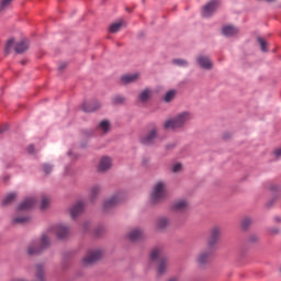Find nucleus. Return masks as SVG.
I'll return each instance as SVG.
<instances>
[{"mask_svg": "<svg viewBox=\"0 0 281 281\" xmlns=\"http://www.w3.org/2000/svg\"><path fill=\"white\" fill-rule=\"evenodd\" d=\"M104 257V251L102 249H92L89 250L82 259L83 267H91V265H95L98 260H102Z\"/></svg>", "mask_w": 281, "mask_h": 281, "instance_id": "obj_5", "label": "nucleus"}, {"mask_svg": "<svg viewBox=\"0 0 281 281\" xmlns=\"http://www.w3.org/2000/svg\"><path fill=\"white\" fill-rule=\"evenodd\" d=\"M274 157L280 159V157H281V148L274 150Z\"/></svg>", "mask_w": 281, "mask_h": 281, "instance_id": "obj_40", "label": "nucleus"}, {"mask_svg": "<svg viewBox=\"0 0 281 281\" xmlns=\"http://www.w3.org/2000/svg\"><path fill=\"white\" fill-rule=\"evenodd\" d=\"M222 34L227 37L236 36L238 29L234 25H224L222 27Z\"/></svg>", "mask_w": 281, "mask_h": 281, "instance_id": "obj_20", "label": "nucleus"}, {"mask_svg": "<svg viewBox=\"0 0 281 281\" xmlns=\"http://www.w3.org/2000/svg\"><path fill=\"white\" fill-rule=\"evenodd\" d=\"M12 47H14V41L13 40H9L7 42L5 47H4L5 54H10V52L12 50Z\"/></svg>", "mask_w": 281, "mask_h": 281, "instance_id": "obj_33", "label": "nucleus"}, {"mask_svg": "<svg viewBox=\"0 0 281 281\" xmlns=\"http://www.w3.org/2000/svg\"><path fill=\"white\" fill-rule=\"evenodd\" d=\"M139 80V72L127 74L121 77L122 85H133V82H137Z\"/></svg>", "mask_w": 281, "mask_h": 281, "instance_id": "obj_17", "label": "nucleus"}, {"mask_svg": "<svg viewBox=\"0 0 281 281\" xmlns=\"http://www.w3.org/2000/svg\"><path fill=\"white\" fill-rule=\"evenodd\" d=\"M65 67H67V64H61V65L59 66V69H65Z\"/></svg>", "mask_w": 281, "mask_h": 281, "instance_id": "obj_44", "label": "nucleus"}, {"mask_svg": "<svg viewBox=\"0 0 281 281\" xmlns=\"http://www.w3.org/2000/svg\"><path fill=\"white\" fill-rule=\"evenodd\" d=\"M113 166V159L109 156H103L98 165L99 172H106V170H111V167Z\"/></svg>", "mask_w": 281, "mask_h": 281, "instance_id": "obj_9", "label": "nucleus"}, {"mask_svg": "<svg viewBox=\"0 0 281 281\" xmlns=\"http://www.w3.org/2000/svg\"><path fill=\"white\" fill-rule=\"evenodd\" d=\"M150 260L157 262V273L158 276H164L168 271V267H170V262L168 261V257L164 255V249L156 247L150 251Z\"/></svg>", "mask_w": 281, "mask_h": 281, "instance_id": "obj_2", "label": "nucleus"}, {"mask_svg": "<svg viewBox=\"0 0 281 281\" xmlns=\"http://www.w3.org/2000/svg\"><path fill=\"white\" fill-rule=\"evenodd\" d=\"M155 139H157V130L156 128L151 130L145 136H142L140 144H144V146H150V144L155 143Z\"/></svg>", "mask_w": 281, "mask_h": 281, "instance_id": "obj_11", "label": "nucleus"}, {"mask_svg": "<svg viewBox=\"0 0 281 281\" xmlns=\"http://www.w3.org/2000/svg\"><path fill=\"white\" fill-rule=\"evenodd\" d=\"M166 199V182H157L150 194L151 203H161Z\"/></svg>", "mask_w": 281, "mask_h": 281, "instance_id": "obj_4", "label": "nucleus"}, {"mask_svg": "<svg viewBox=\"0 0 281 281\" xmlns=\"http://www.w3.org/2000/svg\"><path fill=\"white\" fill-rule=\"evenodd\" d=\"M125 101H126V99L122 95H116L112 99V102L114 104H124Z\"/></svg>", "mask_w": 281, "mask_h": 281, "instance_id": "obj_34", "label": "nucleus"}, {"mask_svg": "<svg viewBox=\"0 0 281 281\" xmlns=\"http://www.w3.org/2000/svg\"><path fill=\"white\" fill-rule=\"evenodd\" d=\"M11 3L12 0H1L0 10H5L7 8H10Z\"/></svg>", "mask_w": 281, "mask_h": 281, "instance_id": "obj_36", "label": "nucleus"}, {"mask_svg": "<svg viewBox=\"0 0 281 281\" xmlns=\"http://www.w3.org/2000/svg\"><path fill=\"white\" fill-rule=\"evenodd\" d=\"M272 234H280V229L276 228L271 231Z\"/></svg>", "mask_w": 281, "mask_h": 281, "instance_id": "obj_43", "label": "nucleus"}, {"mask_svg": "<svg viewBox=\"0 0 281 281\" xmlns=\"http://www.w3.org/2000/svg\"><path fill=\"white\" fill-rule=\"evenodd\" d=\"M257 41L261 47V52H267V41L262 40V37H258Z\"/></svg>", "mask_w": 281, "mask_h": 281, "instance_id": "obj_37", "label": "nucleus"}, {"mask_svg": "<svg viewBox=\"0 0 281 281\" xmlns=\"http://www.w3.org/2000/svg\"><path fill=\"white\" fill-rule=\"evenodd\" d=\"M47 247H49V236L42 235L40 241H32L31 245H29L27 254L29 256H36V254H41V251H44Z\"/></svg>", "mask_w": 281, "mask_h": 281, "instance_id": "obj_3", "label": "nucleus"}, {"mask_svg": "<svg viewBox=\"0 0 281 281\" xmlns=\"http://www.w3.org/2000/svg\"><path fill=\"white\" fill-rule=\"evenodd\" d=\"M126 199V194L124 192H119L114 194L112 198L105 200L103 203V210L105 212H109V210L115 207V205H119V203H122Z\"/></svg>", "mask_w": 281, "mask_h": 281, "instance_id": "obj_6", "label": "nucleus"}, {"mask_svg": "<svg viewBox=\"0 0 281 281\" xmlns=\"http://www.w3.org/2000/svg\"><path fill=\"white\" fill-rule=\"evenodd\" d=\"M127 238L132 240V243H137V240H142L144 238V231L140 228H133L127 234Z\"/></svg>", "mask_w": 281, "mask_h": 281, "instance_id": "obj_16", "label": "nucleus"}, {"mask_svg": "<svg viewBox=\"0 0 281 281\" xmlns=\"http://www.w3.org/2000/svg\"><path fill=\"white\" fill-rule=\"evenodd\" d=\"M210 256H212V250H207V251H202L199 256H198V262L199 265H205V262H207Z\"/></svg>", "mask_w": 281, "mask_h": 281, "instance_id": "obj_25", "label": "nucleus"}, {"mask_svg": "<svg viewBox=\"0 0 281 281\" xmlns=\"http://www.w3.org/2000/svg\"><path fill=\"white\" fill-rule=\"evenodd\" d=\"M260 240V236L258 235H250L249 241L250 243H258Z\"/></svg>", "mask_w": 281, "mask_h": 281, "instance_id": "obj_39", "label": "nucleus"}, {"mask_svg": "<svg viewBox=\"0 0 281 281\" xmlns=\"http://www.w3.org/2000/svg\"><path fill=\"white\" fill-rule=\"evenodd\" d=\"M43 170L46 175H49V172L53 170V167L50 165H44Z\"/></svg>", "mask_w": 281, "mask_h": 281, "instance_id": "obj_38", "label": "nucleus"}, {"mask_svg": "<svg viewBox=\"0 0 281 281\" xmlns=\"http://www.w3.org/2000/svg\"><path fill=\"white\" fill-rule=\"evenodd\" d=\"M36 205V199L29 198L25 199L18 207V214H21L22 212H25L27 210H32V207Z\"/></svg>", "mask_w": 281, "mask_h": 281, "instance_id": "obj_13", "label": "nucleus"}, {"mask_svg": "<svg viewBox=\"0 0 281 281\" xmlns=\"http://www.w3.org/2000/svg\"><path fill=\"white\" fill-rule=\"evenodd\" d=\"M241 228L247 231L250 225H254V220L249 216L244 217L240 222Z\"/></svg>", "mask_w": 281, "mask_h": 281, "instance_id": "obj_28", "label": "nucleus"}, {"mask_svg": "<svg viewBox=\"0 0 281 281\" xmlns=\"http://www.w3.org/2000/svg\"><path fill=\"white\" fill-rule=\"evenodd\" d=\"M218 5H221V2H218V0H213L209 2L202 10V16L204 19H210V16H212V14H214V12L218 10Z\"/></svg>", "mask_w": 281, "mask_h": 281, "instance_id": "obj_7", "label": "nucleus"}, {"mask_svg": "<svg viewBox=\"0 0 281 281\" xmlns=\"http://www.w3.org/2000/svg\"><path fill=\"white\" fill-rule=\"evenodd\" d=\"M192 120L190 112H180L164 123L165 131H179L186 127V124Z\"/></svg>", "mask_w": 281, "mask_h": 281, "instance_id": "obj_1", "label": "nucleus"}, {"mask_svg": "<svg viewBox=\"0 0 281 281\" xmlns=\"http://www.w3.org/2000/svg\"><path fill=\"white\" fill-rule=\"evenodd\" d=\"M153 93L154 91L150 88L143 89L138 94L139 102H142V104H146V102H150L153 98Z\"/></svg>", "mask_w": 281, "mask_h": 281, "instance_id": "obj_15", "label": "nucleus"}, {"mask_svg": "<svg viewBox=\"0 0 281 281\" xmlns=\"http://www.w3.org/2000/svg\"><path fill=\"white\" fill-rule=\"evenodd\" d=\"M27 150L32 155L34 153V145L29 146Z\"/></svg>", "mask_w": 281, "mask_h": 281, "instance_id": "obj_41", "label": "nucleus"}, {"mask_svg": "<svg viewBox=\"0 0 281 281\" xmlns=\"http://www.w3.org/2000/svg\"><path fill=\"white\" fill-rule=\"evenodd\" d=\"M198 63L202 69H212V60L207 56H199Z\"/></svg>", "mask_w": 281, "mask_h": 281, "instance_id": "obj_22", "label": "nucleus"}, {"mask_svg": "<svg viewBox=\"0 0 281 281\" xmlns=\"http://www.w3.org/2000/svg\"><path fill=\"white\" fill-rule=\"evenodd\" d=\"M102 108V103L100 101H91L83 103L81 109L85 111V113H93L94 111H98Z\"/></svg>", "mask_w": 281, "mask_h": 281, "instance_id": "obj_10", "label": "nucleus"}, {"mask_svg": "<svg viewBox=\"0 0 281 281\" xmlns=\"http://www.w3.org/2000/svg\"><path fill=\"white\" fill-rule=\"evenodd\" d=\"M170 225V220L166 216L158 217L155 222V229L157 232H166Z\"/></svg>", "mask_w": 281, "mask_h": 281, "instance_id": "obj_12", "label": "nucleus"}, {"mask_svg": "<svg viewBox=\"0 0 281 281\" xmlns=\"http://www.w3.org/2000/svg\"><path fill=\"white\" fill-rule=\"evenodd\" d=\"M122 25H124V20H120L119 22L112 23L110 25L111 34H116V32H120V30H122Z\"/></svg>", "mask_w": 281, "mask_h": 281, "instance_id": "obj_27", "label": "nucleus"}, {"mask_svg": "<svg viewBox=\"0 0 281 281\" xmlns=\"http://www.w3.org/2000/svg\"><path fill=\"white\" fill-rule=\"evenodd\" d=\"M183 166L181 165V162H176L171 166V172H181Z\"/></svg>", "mask_w": 281, "mask_h": 281, "instance_id": "obj_32", "label": "nucleus"}, {"mask_svg": "<svg viewBox=\"0 0 281 281\" xmlns=\"http://www.w3.org/2000/svg\"><path fill=\"white\" fill-rule=\"evenodd\" d=\"M175 95H177V91L175 90H169L165 97H164V101L165 102H172L175 100Z\"/></svg>", "mask_w": 281, "mask_h": 281, "instance_id": "obj_29", "label": "nucleus"}, {"mask_svg": "<svg viewBox=\"0 0 281 281\" xmlns=\"http://www.w3.org/2000/svg\"><path fill=\"white\" fill-rule=\"evenodd\" d=\"M82 212H85V202L79 201L71 207L70 216L71 218H76V216L82 214Z\"/></svg>", "mask_w": 281, "mask_h": 281, "instance_id": "obj_19", "label": "nucleus"}, {"mask_svg": "<svg viewBox=\"0 0 281 281\" xmlns=\"http://www.w3.org/2000/svg\"><path fill=\"white\" fill-rule=\"evenodd\" d=\"M53 232L56 233L57 238H67L69 236V227L63 224L55 225Z\"/></svg>", "mask_w": 281, "mask_h": 281, "instance_id": "obj_14", "label": "nucleus"}, {"mask_svg": "<svg viewBox=\"0 0 281 281\" xmlns=\"http://www.w3.org/2000/svg\"><path fill=\"white\" fill-rule=\"evenodd\" d=\"M98 131H100L101 133H109V131H111V123L106 120L101 121L98 125Z\"/></svg>", "mask_w": 281, "mask_h": 281, "instance_id": "obj_26", "label": "nucleus"}, {"mask_svg": "<svg viewBox=\"0 0 281 281\" xmlns=\"http://www.w3.org/2000/svg\"><path fill=\"white\" fill-rule=\"evenodd\" d=\"M221 238V227L215 226L211 228L210 236L207 239V245L210 248L214 247L218 243V239Z\"/></svg>", "mask_w": 281, "mask_h": 281, "instance_id": "obj_8", "label": "nucleus"}, {"mask_svg": "<svg viewBox=\"0 0 281 281\" xmlns=\"http://www.w3.org/2000/svg\"><path fill=\"white\" fill-rule=\"evenodd\" d=\"M49 207V198L45 196L41 202V210H47Z\"/></svg>", "mask_w": 281, "mask_h": 281, "instance_id": "obj_35", "label": "nucleus"}, {"mask_svg": "<svg viewBox=\"0 0 281 281\" xmlns=\"http://www.w3.org/2000/svg\"><path fill=\"white\" fill-rule=\"evenodd\" d=\"M3 131H8V125H5L4 128L0 130V133H3Z\"/></svg>", "mask_w": 281, "mask_h": 281, "instance_id": "obj_45", "label": "nucleus"}, {"mask_svg": "<svg viewBox=\"0 0 281 281\" xmlns=\"http://www.w3.org/2000/svg\"><path fill=\"white\" fill-rule=\"evenodd\" d=\"M266 1H268L269 3H271V2H273V1H276V0H266Z\"/></svg>", "mask_w": 281, "mask_h": 281, "instance_id": "obj_46", "label": "nucleus"}, {"mask_svg": "<svg viewBox=\"0 0 281 281\" xmlns=\"http://www.w3.org/2000/svg\"><path fill=\"white\" fill-rule=\"evenodd\" d=\"M274 223H281V217L280 216H276L274 217Z\"/></svg>", "mask_w": 281, "mask_h": 281, "instance_id": "obj_42", "label": "nucleus"}, {"mask_svg": "<svg viewBox=\"0 0 281 281\" xmlns=\"http://www.w3.org/2000/svg\"><path fill=\"white\" fill-rule=\"evenodd\" d=\"M173 65H177V67H188V60L186 59H173Z\"/></svg>", "mask_w": 281, "mask_h": 281, "instance_id": "obj_31", "label": "nucleus"}, {"mask_svg": "<svg viewBox=\"0 0 281 281\" xmlns=\"http://www.w3.org/2000/svg\"><path fill=\"white\" fill-rule=\"evenodd\" d=\"M27 49H30V41L27 40H22L14 46L15 54H24Z\"/></svg>", "mask_w": 281, "mask_h": 281, "instance_id": "obj_18", "label": "nucleus"}, {"mask_svg": "<svg viewBox=\"0 0 281 281\" xmlns=\"http://www.w3.org/2000/svg\"><path fill=\"white\" fill-rule=\"evenodd\" d=\"M100 192H102V187H100L99 184H94L93 187H91L89 191V201L93 203V201L98 199V194H100Z\"/></svg>", "mask_w": 281, "mask_h": 281, "instance_id": "obj_21", "label": "nucleus"}, {"mask_svg": "<svg viewBox=\"0 0 281 281\" xmlns=\"http://www.w3.org/2000/svg\"><path fill=\"white\" fill-rule=\"evenodd\" d=\"M32 218L27 215H18L13 218L14 225H27Z\"/></svg>", "mask_w": 281, "mask_h": 281, "instance_id": "obj_24", "label": "nucleus"}, {"mask_svg": "<svg viewBox=\"0 0 281 281\" xmlns=\"http://www.w3.org/2000/svg\"><path fill=\"white\" fill-rule=\"evenodd\" d=\"M172 207L176 212H183L188 210V201L187 200H178L172 204Z\"/></svg>", "mask_w": 281, "mask_h": 281, "instance_id": "obj_23", "label": "nucleus"}, {"mask_svg": "<svg viewBox=\"0 0 281 281\" xmlns=\"http://www.w3.org/2000/svg\"><path fill=\"white\" fill-rule=\"evenodd\" d=\"M16 199V193H9L3 200H2V205H10L12 201Z\"/></svg>", "mask_w": 281, "mask_h": 281, "instance_id": "obj_30", "label": "nucleus"}]
</instances>
